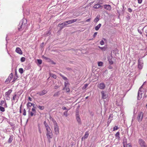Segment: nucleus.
<instances>
[{
    "label": "nucleus",
    "mask_w": 147,
    "mask_h": 147,
    "mask_svg": "<svg viewBox=\"0 0 147 147\" xmlns=\"http://www.w3.org/2000/svg\"><path fill=\"white\" fill-rule=\"evenodd\" d=\"M112 120V119H111L110 120H108V121L107 123V126H108L109 125V124L111 122V121Z\"/></svg>",
    "instance_id": "nucleus-59"
},
{
    "label": "nucleus",
    "mask_w": 147,
    "mask_h": 147,
    "mask_svg": "<svg viewBox=\"0 0 147 147\" xmlns=\"http://www.w3.org/2000/svg\"><path fill=\"white\" fill-rule=\"evenodd\" d=\"M139 143L141 147H147V145L144 141L142 139L139 140Z\"/></svg>",
    "instance_id": "nucleus-4"
},
{
    "label": "nucleus",
    "mask_w": 147,
    "mask_h": 147,
    "mask_svg": "<svg viewBox=\"0 0 147 147\" xmlns=\"http://www.w3.org/2000/svg\"><path fill=\"white\" fill-rule=\"evenodd\" d=\"M113 115L112 114H110L109 116V118L108 120H109V119H110V120L111 119H112V120L113 117Z\"/></svg>",
    "instance_id": "nucleus-49"
},
{
    "label": "nucleus",
    "mask_w": 147,
    "mask_h": 147,
    "mask_svg": "<svg viewBox=\"0 0 147 147\" xmlns=\"http://www.w3.org/2000/svg\"><path fill=\"white\" fill-rule=\"evenodd\" d=\"M69 110H67L66 111H65L63 113L64 115H65L66 117H67L68 116L67 112Z\"/></svg>",
    "instance_id": "nucleus-43"
},
{
    "label": "nucleus",
    "mask_w": 147,
    "mask_h": 147,
    "mask_svg": "<svg viewBox=\"0 0 147 147\" xmlns=\"http://www.w3.org/2000/svg\"><path fill=\"white\" fill-rule=\"evenodd\" d=\"M101 93L102 95V98L103 99H105L107 97V96L105 93V92L104 91H102Z\"/></svg>",
    "instance_id": "nucleus-15"
},
{
    "label": "nucleus",
    "mask_w": 147,
    "mask_h": 147,
    "mask_svg": "<svg viewBox=\"0 0 147 147\" xmlns=\"http://www.w3.org/2000/svg\"><path fill=\"white\" fill-rule=\"evenodd\" d=\"M107 58L110 64H113L114 63L115 57L113 58L111 54L108 55Z\"/></svg>",
    "instance_id": "nucleus-3"
},
{
    "label": "nucleus",
    "mask_w": 147,
    "mask_h": 147,
    "mask_svg": "<svg viewBox=\"0 0 147 147\" xmlns=\"http://www.w3.org/2000/svg\"><path fill=\"white\" fill-rule=\"evenodd\" d=\"M143 67L142 65H138V68L140 69H141Z\"/></svg>",
    "instance_id": "nucleus-52"
},
{
    "label": "nucleus",
    "mask_w": 147,
    "mask_h": 147,
    "mask_svg": "<svg viewBox=\"0 0 147 147\" xmlns=\"http://www.w3.org/2000/svg\"><path fill=\"white\" fill-rule=\"evenodd\" d=\"M46 130L47 132L46 136L48 140H50L52 138H53V133L52 131L50 128L46 129Z\"/></svg>",
    "instance_id": "nucleus-2"
},
{
    "label": "nucleus",
    "mask_w": 147,
    "mask_h": 147,
    "mask_svg": "<svg viewBox=\"0 0 147 147\" xmlns=\"http://www.w3.org/2000/svg\"><path fill=\"white\" fill-rule=\"evenodd\" d=\"M49 75L50 76H51V77L54 78L55 79H56L57 78V76L54 74H53L52 73H51L50 72L49 73Z\"/></svg>",
    "instance_id": "nucleus-24"
},
{
    "label": "nucleus",
    "mask_w": 147,
    "mask_h": 147,
    "mask_svg": "<svg viewBox=\"0 0 147 147\" xmlns=\"http://www.w3.org/2000/svg\"><path fill=\"white\" fill-rule=\"evenodd\" d=\"M16 51L18 53L22 55V52L21 49L19 47H17L16 50Z\"/></svg>",
    "instance_id": "nucleus-13"
},
{
    "label": "nucleus",
    "mask_w": 147,
    "mask_h": 147,
    "mask_svg": "<svg viewBox=\"0 0 147 147\" xmlns=\"http://www.w3.org/2000/svg\"><path fill=\"white\" fill-rule=\"evenodd\" d=\"M60 92L58 91L56 92H55L53 95V97L58 96L60 95Z\"/></svg>",
    "instance_id": "nucleus-30"
},
{
    "label": "nucleus",
    "mask_w": 147,
    "mask_h": 147,
    "mask_svg": "<svg viewBox=\"0 0 147 147\" xmlns=\"http://www.w3.org/2000/svg\"><path fill=\"white\" fill-rule=\"evenodd\" d=\"M12 91V90L11 89L9 90L7 92H6L5 93V96H9Z\"/></svg>",
    "instance_id": "nucleus-21"
},
{
    "label": "nucleus",
    "mask_w": 147,
    "mask_h": 147,
    "mask_svg": "<svg viewBox=\"0 0 147 147\" xmlns=\"http://www.w3.org/2000/svg\"><path fill=\"white\" fill-rule=\"evenodd\" d=\"M27 20L23 18L20 22L18 26V29L19 31H21L23 30L27 26Z\"/></svg>",
    "instance_id": "nucleus-1"
},
{
    "label": "nucleus",
    "mask_w": 147,
    "mask_h": 147,
    "mask_svg": "<svg viewBox=\"0 0 147 147\" xmlns=\"http://www.w3.org/2000/svg\"><path fill=\"white\" fill-rule=\"evenodd\" d=\"M143 64V61L142 59L139 58L138 60V64Z\"/></svg>",
    "instance_id": "nucleus-34"
},
{
    "label": "nucleus",
    "mask_w": 147,
    "mask_h": 147,
    "mask_svg": "<svg viewBox=\"0 0 147 147\" xmlns=\"http://www.w3.org/2000/svg\"><path fill=\"white\" fill-rule=\"evenodd\" d=\"M104 7L105 9L110 11L111 9V7L110 5L106 4L104 5Z\"/></svg>",
    "instance_id": "nucleus-10"
},
{
    "label": "nucleus",
    "mask_w": 147,
    "mask_h": 147,
    "mask_svg": "<svg viewBox=\"0 0 147 147\" xmlns=\"http://www.w3.org/2000/svg\"><path fill=\"white\" fill-rule=\"evenodd\" d=\"M67 25V24L65 21L63 23H59L58 25V26L60 28V30H61Z\"/></svg>",
    "instance_id": "nucleus-7"
},
{
    "label": "nucleus",
    "mask_w": 147,
    "mask_h": 147,
    "mask_svg": "<svg viewBox=\"0 0 147 147\" xmlns=\"http://www.w3.org/2000/svg\"><path fill=\"white\" fill-rule=\"evenodd\" d=\"M69 84H70L68 82H65L64 85L65 87H67V86L69 85Z\"/></svg>",
    "instance_id": "nucleus-50"
},
{
    "label": "nucleus",
    "mask_w": 147,
    "mask_h": 147,
    "mask_svg": "<svg viewBox=\"0 0 147 147\" xmlns=\"http://www.w3.org/2000/svg\"><path fill=\"white\" fill-rule=\"evenodd\" d=\"M17 96V94H16V93H15V94L13 96L12 98V100H15V99L16 98V96Z\"/></svg>",
    "instance_id": "nucleus-46"
},
{
    "label": "nucleus",
    "mask_w": 147,
    "mask_h": 147,
    "mask_svg": "<svg viewBox=\"0 0 147 147\" xmlns=\"http://www.w3.org/2000/svg\"><path fill=\"white\" fill-rule=\"evenodd\" d=\"M37 61L39 64H41L42 63V60L40 59H37Z\"/></svg>",
    "instance_id": "nucleus-48"
},
{
    "label": "nucleus",
    "mask_w": 147,
    "mask_h": 147,
    "mask_svg": "<svg viewBox=\"0 0 147 147\" xmlns=\"http://www.w3.org/2000/svg\"><path fill=\"white\" fill-rule=\"evenodd\" d=\"M59 74L60 76H61L64 80H66V82H68V80L66 77L63 76L61 73Z\"/></svg>",
    "instance_id": "nucleus-23"
},
{
    "label": "nucleus",
    "mask_w": 147,
    "mask_h": 147,
    "mask_svg": "<svg viewBox=\"0 0 147 147\" xmlns=\"http://www.w3.org/2000/svg\"><path fill=\"white\" fill-rule=\"evenodd\" d=\"M25 60V58L24 57H22L21 58V61L22 62L24 61Z\"/></svg>",
    "instance_id": "nucleus-57"
},
{
    "label": "nucleus",
    "mask_w": 147,
    "mask_h": 147,
    "mask_svg": "<svg viewBox=\"0 0 147 147\" xmlns=\"http://www.w3.org/2000/svg\"><path fill=\"white\" fill-rule=\"evenodd\" d=\"M28 117L30 118L31 117H32L34 115V113L32 111H30V110H29L28 111Z\"/></svg>",
    "instance_id": "nucleus-19"
},
{
    "label": "nucleus",
    "mask_w": 147,
    "mask_h": 147,
    "mask_svg": "<svg viewBox=\"0 0 147 147\" xmlns=\"http://www.w3.org/2000/svg\"><path fill=\"white\" fill-rule=\"evenodd\" d=\"M76 116H79L78 109L77 108L76 111Z\"/></svg>",
    "instance_id": "nucleus-44"
},
{
    "label": "nucleus",
    "mask_w": 147,
    "mask_h": 147,
    "mask_svg": "<svg viewBox=\"0 0 147 147\" xmlns=\"http://www.w3.org/2000/svg\"><path fill=\"white\" fill-rule=\"evenodd\" d=\"M100 44L101 45H103L104 44V42L103 40H101L100 42Z\"/></svg>",
    "instance_id": "nucleus-61"
},
{
    "label": "nucleus",
    "mask_w": 147,
    "mask_h": 147,
    "mask_svg": "<svg viewBox=\"0 0 147 147\" xmlns=\"http://www.w3.org/2000/svg\"><path fill=\"white\" fill-rule=\"evenodd\" d=\"M98 47L103 51H105L107 48V47L105 46L103 47H101L100 46H98Z\"/></svg>",
    "instance_id": "nucleus-33"
},
{
    "label": "nucleus",
    "mask_w": 147,
    "mask_h": 147,
    "mask_svg": "<svg viewBox=\"0 0 147 147\" xmlns=\"http://www.w3.org/2000/svg\"><path fill=\"white\" fill-rule=\"evenodd\" d=\"M108 73V71L107 70H105L104 71L103 74L102 75L103 76H105L106 74H107Z\"/></svg>",
    "instance_id": "nucleus-39"
},
{
    "label": "nucleus",
    "mask_w": 147,
    "mask_h": 147,
    "mask_svg": "<svg viewBox=\"0 0 147 147\" xmlns=\"http://www.w3.org/2000/svg\"><path fill=\"white\" fill-rule=\"evenodd\" d=\"M13 75L12 73H11L9 75L8 78L5 81V82L7 84H9L11 79L13 78Z\"/></svg>",
    "instance_id": "nucleus-5"
},
{
    "label": "nucleus",
    "mask_w": 147,
    "mask_h": 147,
    "mask_svg": "<svg viewBox=\"0 0 147 147\" xmlns=\"http://www.w3.org/2000/svg\"><path fill=\"white\" fill-rule=\"evenodd\" d=\"M119 127H118L117 126H115L113 128V131H115L119 129Z\"/></svg>",
    "instance_id": "nucleus-40"
},
{
    "label": "nucleus",
    "mask_w": 147,
    "mask_h": 147,
    "mask_svg": "<svg viewBox=\"0 0 147 147\" xmlns=\"http://www.w3.org/2000/svg\"><path fill=\"white\" fill-rule=\"evenodd\" d=\"M18 78V76L17 75V72L16 71V70H15V76L13 79V80L12 81V82H14Z\"/></svg>",
    "instance_id": "nucleus-14"
},
{
    "label": "nucleus",
    "mask_w": 147,
    "mask_h": 147,
    "mask_svg": "<svg viewBox=\"0 0 147 147\" xmlns=\"http://www.w3.org/2000/svg\"><path fill=\"white\" fill-rule=\"evenodd\" d=\"M128 11L129 12L131 13L132 12V10L131 8H128Z\"/></svg>",
    "instance_id": "nucleus-63"
},
{
    "label": "nucleus",
    "mask_w": 147,
    "mask_h": 147,
    "mask_svg": "<svg viewBox=\"0 0 147 147\" xmlns=\"http://www.w3.org/2000/svg\"><path fill=\"white\" fill-rule=\"evenodd\" d=\"M52 122L54 124V126H55V125H58L56 121L55 120H54V121H53Z\"/></svg>",
    "instance_id": "nucleus-54"
},
{
    "label": "nucleus",
    "mask_w": 147,
    "mask_h": 147,
    "mask_svg": "<svg viewBox=\"0 0 147 147\" xmlns=\"http://www.w3.org/2000/svg\"><path fill=\"white\" fill-rule=\"evenodd\" d=\"M47 61L49 62L50 63H51L53 64H55V63L51 59H50L49 58H48L47 60Z\"/></svg>",
    "instance_id": "nucleus-31"
},
{
    "label": "nucleus",
    "mask_w": 147,
    "mask_h": 147,
    "mask_svg": "<svg viewBox=\"0 0 147 147\" xmlns=\"http://www.w3.org/2000/svg\"><path fill=\"white\" fill-rule=\"evenodd\" d=\"M44 124L45 126L46 129L50 128L49 127V125L47 124L46 121H45L44 122Z\"/></svg>",
    "instance_id": "nucleus-22"
},
{
    "label": "nucleus",
    "mask_w": 147,
    "mask_h": 147,
    "mask_svg": "<svg viewBox=\"0 0 147 147\" xmlns=\"http://www.w3.org/2000/svg\"><path fill=\"white\" fill-rule=\"evenodd\" d=\"M52 122L54 124V126H55V125H58L56 121L55 120H54V121H53Z\"/></svg>",
    "instance_id": "nucleus-53"
},
{
    "label": "nucleus",
    "mask_w": 147,
    "mask_h": 147,
    "mask_svg": "<svg viewBox=\"0 0 147 147\" xmlns=\"http://www.w3.org/2000/svg\"><path fill=\"white\" fill-rule=\"evenodd\" d=\"M7 122L9 123L11 126L12 127V129L13 130H14L15 129L14 128L15 124L9 121H7Z\"/></svg>",
    "instance_id": "nucleus-17"
},
{
    "label": "nucleus",
    "mask_w": 147,
    "mask_h": 147,
    "mask_svg": "<svg viewBox=\"0 0 147 147\" xmlns=\"http://www.w3.org/2000/svg\"><path fill=\"white\" fill-rule=\"evenodd\" d=\"M127 15L126 16V18L127 20V21H129L130 19V14L128 13H127Z\"/></svg>",
    "instance_id": "nucleus-35"
},
{
    "label": "nucleus",
    "mask_w": 147,
    "mask_h": 147,
    "mask_svg": "<svg viewBox=\"0 0 147 147\" xmlns=\"http://www.w3.org/2000/svg\"><path fill=\"white\" fill-rule=\"evenodd\" d=\"M51 34L50 30H49L46 32L45 34V36H49Z\"/></svg>",
    "instance_id": "nucleus-25"
},
{
    "label": "nucleus",
    "mask_w": 147,
    "mask_h": 147,
    "mask_svg": "<svg viewBox=\"0 0 147 147\" xmlns=\"http://www.w3.org/2000/svg\"><path fill=\"white\" fill-rule=\"evenodd\" d=\"M89 135L88 132V131H86L85 133V134L84 136H83L82 138V141L84 139H86L88 137Z\"/></svg>",
    "instance_id": "nucleus-12"
},
{
    "label": "nucleus",
    "mask_w": 147,
    "mask_h": 147,
    "mask_svg": "<svg viewBox=\"0 0 147 147\" xmlns=\"http://www.w3.org/2000/svg\"><path fill=\"white\" fill-rule=\"evenodd\" d=\"M101 25V24H99L97 26H96L95 28V30L96 31L98 30L100 27Z\"/></svg>",
    "instance_id": "nucleus-29"
},
{
    "label": "nucleus",
    "mask_w": 147,
    "mask_h": 147,
    "mask_svg": "<svg viewBox=\"0 0 147 147\" xmlns=\"http://www.w3.org/2000/svg\"><path fill=\"white\" fill-rule=\"evenodd\" d=\"M115 136L116 139H117L118 140H120V132L119 131L117 132L115 134Z\"/></svg>",
    "instance_id": "nucleus-16"
},
{
    "label": "nucleus",
    "mask_w": 147,
    "mask_h": 147,
    "mask_svg": "<svg viewBox=\"0 0 147 147\" xmlns=\"http://www.w3.org/2000/svg\"><path fill=\"white\" fill-rule=\"evenodd\" d=\"M19 72L21 74H22L23 73V69L22 68H20L19 69Z\"/></svg>",
    "instance_id": "nucleus-47"
},
{
    "label": "nucleus",
    "mask_w": 147,
    "mask_h": 147,
    "mask_svg": "<svg viewBox=\"0 0 147 147\" xmlns=\"http://www.w3.org/2000/svg\"><path fill=\"white\" fill-rule=\"evenodd\" d=\"M5 97L7 100H10V98L9 96H5Z\"/></svg>",
    "instance_id": "nucleus-56"
},
{
    "label": "nucleus",
    "mask_w": 147,
    "mask_h": 147,
    "mask_svg": "<svg viewBox=\"0 0 147 147\" xmlns=\"http://www.w3.org/2000/svg\"><path fill=\"white\" fill-rule=\"evenodd\" d=\"M54 131L56 134H57L59 133V127L58 125H55L54 126Z\"/></svg>",
    "instance_id": "nucleus-11"
},
{
    "label": "nucleus",
    "mask_w": 147,
    "mask_h": 147,
    "mask_svg": "<svg viewBox=\"0 0 147 147\" xmlns=\"http://www.w3.org/2000/svg\"><path fill=\"white\" fill-rule=\"evenodd\" d=\"M98 87L100 89H103L105 88V86L104 83H101L98 85Z\"/></svg>",
    "instance_id": "nucleus-9"
},
{
    "label": "nucleus",
    "mask_w": 147,
    "mask_h": 147,
    "mask_svg": "<svg viewBox=\"0 0 147 147\" xmlns=\"http://www.w3.org/2000/svg\"><path fill=\"white\" fill-rule=\"evenodd\" d=\"M100 7H101V5L99 4H97L94 5L93 6V7L95 9H98Z\"/></svg>",
    "instance_id": "nucleus-28"
},
{
    "label": "nucleus",
    "mask_w": 147,
    "mask_h": 147,
    "mask_svg": "<svg viewBox=\"0 0 147 147\" xmlns=\"http://www.w3.org/2000/svg\"><path fill=\"white\" fill-rule=\"evenodd\" d=\"M13 135L10 136L9 138L7 141L8 143H10L12 142L13 140Z\"/></svg>",
    "instance_id": "nucleus-20"
},
{
    "label": "nucleus",
    "mask_w": 147,
    "mask_h": 147,
    "mask_svg": "<svg viewBox=\"0 0 147 147\" xmlns=\"http://www.w3.org/2000/svg\"><path fill=\"white\" fill-rule=\"evenodd\" d=\"M143 113L142 112H140L138 114L137 119L139 122L141 121L142 119Z\"/></svg>",
    "instance_id": "nucleus-6"
},
{
    "label": "nucleus",
    "mask_w": 147,
    "mask_h": 147,
    "mask_svg": "<svg viewBox=\"0 0 147 147\" xmlns=\"http://www.w3.org/2000/svg\"><path fill=\"white\" fill-rule=\"evenodd\" d=\"M126 147H132V146L131 145H130V144L129 143L127 144Z\"/></svg>",
    "instance_id": "nucleus-64"
},
{
    "label": "nucleus",
    "mask_w": 147,
    "mask_h": 147,
    "mask_svg": "<svg viewBox=\"0 0 147 147\" xmlns=\"http://www.w3.org/2000/svg\"><path fill=\"white\" fill-rule=\"evenodd\" d=\"M127 139H125V140L124 139L123 140V147H126V145L127 144Z\"/></svg>",
    "instance_id": "nucleus-32"
},
{
    "label": "nucleus",
    "mask_w": 147,
    "mask_h": 147,
    "mask_svg": "<svg viewBox=\"0 0 147 147\" xmlns=\"http://www.w3.org/2000/svg\"><path fill=\"white\" fill-rule=\"evenodd\" d=\"M140 93L139 92H138L137 96V99L138 100H140L142 96V93H141L140 94Z\"/></svg>",
    "instance_id": "nucleus-27"
},
{
    "label": "nucleus",
    "mask_w": 147,
    "mask_h": 147,
    "mask_svg": "<svg viewBox=\"0 0 147 147\" xmlns=\"http://www.w3.org/2000/svg\"><path fill=\"white\" fill-rule=\"evenodd\" d=\"M23 115L25 116L26 115V111L25 109H23Z\"/></svg>",
    "instance_id": "nucleus-55"
},
{
    "label": "nucleus",
    "mask_w": 147,
    "mask_h": 147,
    "mask_svg": "<svg viewBox=\"0 0 147 147\" xmlns=\"http://www.w3.org/2000/svg\"><path fill=\"white\" fill-rule=\"evenodd\" d=\"M35 108H32V112L34 113V115H36V111L35 109Z\"/></svg>",
    "instance_id": "nucleus-51"
},
{
    "label": "nucleus",
    "mask_w": 147,
    "mask_h": 147,
    "mask_svg": "<svg viewBox=\"0 0 147 147\" xmlns=\"http://www.w3.org/2000/svg\"><path fill=\"white\" fill-rule=\"evenodd\" d=\"M39 109L41 110H43L44 109V107L43 106L39 105L37 106Z\"/></svg>",
    "instance_id": "nucleus-41"
},
{
    "label": "nucleus",
    "mask_w": 147,
    "mask_h": 147,
    "mask_svg": "<svg viewBox=\"0 0 147 147\" xmlns=\"http://www.w3.org/2000/svg\"><path fill=\"white\" fill-rule=\"evenodd\" d=\"M65 69H66L67 71H69L70 72H71L73 71L72 69L70 67H66L65 68Z\"/></svg>",
    "instance_id": "nucleus-37"
},
{
    "label": "nucleus",
    "mask_w": 147,
    "mask_h": 147,
    "mask_svg": "<svg viewBox=\"0 0 147 147\" xmlns=\"http://www.w3.org/2000/svg\"><path fill=\"white\" fill-rule=\"evenodd\" d=\"M108 68L109 69H111L113 68V67L111 65H109V66L108 67Z\"/></svg>",
    "instance_id": "nucleus-62"
},
{
    "label": "nucleus",
    "mask_w": 147,
    "mask_h": 147,
    "mask_svg": "<svg viewBox=\"0 0 147 147\" xmlns=\"http://www.w3.org/2000/svg\"><path fill=\"white\" fill-rule=\"evenodd\" d=\"M25 65V69L26 70L29 69L31 68L30 65Z\"/></svg>",
    "instance_id": "nucleus-36"
},
{
    "label": "nucleus",
    "mask_w": 147,
    "mask_h": 147,
    "mask_svg": "<svg viewBox=\"0 0 147 147\" xmlns=\"http://www.w3.org/2000/svg\"><path fill=\"white\" fill-rule=\"evenodd\" d=\"M47 93V92H46V91L45 90H42V91L40 93L39 95L40 96H42L45 94H46Z\"/></svg>",
    "instance_id": "nucleus-26"
},
{
    "label": "nucleus",
    "mask_w": 147,
    "mask_h": 147,
    "mask_svg": "<svg viewBox=\"0 0 147 147\" xmlns=\"http://www.w3.org/2000/svg\"><path fill=\"white\" fill-rule=\"evenodd\" d=\"M0 110L2 112H4L5 111V109L4 107L0 106Z\"/></svg>",
    "instance_id": "nucleus-42"
},
{
    "label": "nucleus",
    "mask_w": 147,
    "mask_h": 147,
    "mask_svg": "<svg viewBox=\"0 0 147 147\" xmlns=\"http://www.w3.org/2000/svg\"><path fill=\"white\" fill-rule=\"evenodd\" d=\"M32 103H31L30 102H28L27 104V108H29V107H30L32 106Z\"/></svg>",
    "instance_id": "nucleus-38"
},
{
    "label": "nucleus",
    "mask_w": 147,
    "mask_h": 147,
    "mask_svg": "<svg viewBox=\"0 0 147 147\" xmlns=\"http://www.w3.org/2000/svg\"><path fill=\"white\" fill-rule=\"evenodd\" d=\"M5 101V100L4 101L2 100L1 101H0V105L1 106L3 105Z\"/></svg>",
    "instance_id": "nucleus-58"
},
{
    "label": "nucleus",
    "mask_w": 147,
    "mask_h": 147,
    "mask_svg": "<svg viewBox=\"0 0 147 147\" xmlns=\"http://www.w3.org/2000/svg\"><path fill=\"white\" fill-rule=\"evenodd\" d=\"M78 20V19H72L70 20H69L67 21H66V22L67 23V25L68 24H71L73 23L76 22L77 20Z\"/></svg>",
    "instance_id": "nucleus-8"
},
{
    "label": "nucleus",
    "mask_w": 147,
    "mask_h": 147,
    "mask_svg": "<svg viewBox=\"0 0 147 147\" xmlns=\"http://www.w3.org/2000/svg\"><path fill=\"white\" fill-rule=\"evenodd\" d=\"M76 120L78 122L79 124L81 125L82 124L81 120L79 116H76Z\"/></svg>",
    "instance_id": "nucleus-18"
},
{
    "label": "nucleus",
    "mask_w": 147,
    "mask_h": 147,
    "mask_svg": "<svg viewBox=\"0 0 147 147\" xmlns=\"http://www.w3.org/2000/svg\"><path fill=\"white\" fill-rule=\"evenodd\" d=\"M99 18H98L97 17L95 18L94 20V21L96 23L99 21Z\"/></svg>",
    "instance_id": "nucleus-45"
},
{
    "label": "nucleus",
    "mask_w": 147,
    "mask_h": 147,
    "mask_svg": "<svg viewBox=\"0 0 147 147\" xmlns=\"http://www.w3.org/2000/svg\"><path fill=\"white\" fill-rule=\"evenodd\" d=\"M65 90L67 92H70V89L69 87H66Z\"/></svg>",
    "instance_id": "nucleus-60"
}]
</instances>
